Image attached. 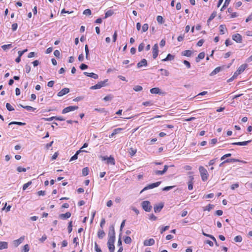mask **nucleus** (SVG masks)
Returning <instances> with one entry per match:
<instances>
[{
	"instance_id": "f257e3e1",
	"label": "nucleus",
	"mask_w": 252,
	"mask_h": 252,
	"mask_svg": "<svg viewBox=\"0 0 252 252\" xmlns=\"http://www.w3.org/2000/svg\"><path fill=\"white\" fill-rule=\"evenodd\" d=\"M199 171L200 174L201 179L205 182L208 179L209 174L207 170L202 166L199 167Z\"/></svg>"
},
{
	"instance_id": "f03ea898",
	"label": "nucleus",
	"mask_w": 252,
	"mask_h": 252,
	"mask_svg": "<svg viewBox=\"0 0 252 252\" xmlns=\"http://www.w3.org/2000/svg\"><path fill=\"white\" fill-rule=\"evenodd\" d=\"M108 79H105L104 81H100L97 83L96 85L92 86L90 87L91 90H96L101 88L106 85V83L108 82Z\"/></svg>"
},
{
	"instance_id": "7ed1b4c3",
	"label": "nucleus",
	"mask_w": 252,
	"mask_h": 252,
	"mask_svg": "<svg viewBox=\"0 0 252 252\" xmlns=\"http://www.w3.org/2000/svg\"><path fill=\"white\" fill-rule=\"evenodd\" d=\"M141 206L143 209L147 212H149L151 211L152 206L150 204V202L149 201H144L142 202Z\"/></svg>"
},
{
	"instance_id": "20e7f679",
	"label": "nucleus",
	"mask_w": 252,
	"mask_h": 252,
	"mask_svg": "<svg viewBox=\"0 0 252 252\" xmlns=\"http://www.w3.org/2000/svg\"><path fill=\"white\" fill-rule=\"evenodd\" d=\"M115 239L108 238L107 245L110 252H114L115 246L114 242Z\"/></svg>"
},
{
	"instance_id": "39448f33",
	"label": "nucleus",
	"mask_w": 252,
	"mask_h": 252,
	"mask_svg": "<svg viewBox=\"0 0 252 252\" xmlns=\"http://www.w3.org/2000/svg\"><path fill=\"white\" fill-rule=\"evenodd\" d=\"M161 183V182L160 181H158V182H156V183L150 184L148 185V186H147L146 187H145L141 190V192H143V191H144V190H148V189H152L158 187L160 185Z\"/></svg>"
},
{
	"instance_id": "423d86ee",
	"label": "nucleus",
	"mask_w": 252,
	"mask_h": 252,
	"mask_svg": "<svg viewBox=\"0 0 252 252\" xmlns=\"http://www.w3.org/2000/svg\"><path fill=\"white\" fill-rule=\"evenodd\" d=\"M78 109V107L77 106H69L64 108L63 111V114H66L71 111H73Z\"/></svg>"
},
{
	"instance_id": "0eeeda50",
	"label": "nucleus",
	"mask_w": 252,
	"mask_h": 252,
	"mask_svg": "<svg viewBox=\"0 0 252 252\" xmlns=\"http://www.w3.org/2000/svg\"><path fill=\"white\" fill-rule=\"evenodd\" d=\"M108 238L115 239V232L114 225H111L109 227Z\"/></svg>"
},
{
	"instance_id": "6e6552de",
	"label": "nucleus",
	"mask_w": 252,
	"mask_h": 252,
	"mask_svg": "<svg viewBox=\"0 0 252 252\" xmlns=\"http://www.w3.org/2000/svg\"><path fill=\"white\" fill-rule=\"evenodd\" d=\"M168 167H169V166L165 165L164 166V168L162 170H154V174H155L156 175H162L165 173V172L167 171Z\"/></svg>"
},
{
	"instance_id": "1a4fd4ad",
	"label": "nucleus",
	"mask_w": 252,
	"mask_h": 252,
	"mask_svg": "<svg viewBox=\"0 0 252 252\" xmlns=\"http://www.w3.org/2000/svg\"><path fill=\"white\" fill-rule=\"evenodd\" d=\"M102 160H107V164H110L111 165H114L115 164V160L113 157L110 156V157H102Z\"/></svg>"
},
{
	"instance_id": "9d476101",
	"label": "nucleus",
	"mask_w": 252,
	"mask_h": 252,
	"mask_svg": "<svg viewBox=\"0 0 252 252\" xmlns=\"http://www.w3.org/2000/svg\"><path fill=\"white\" fill-rule=\"evenodd\" d=\"M25 237L22 236L20 237L19 239L14 240L13 241V245L15 247H17L20 244H21L24 240Z\"/></svg>"
},
{
	"instance_id": "9b49d317",
	"label": "nucleus",
	"mask_w": 252,
	"mask_h": 252,
	"mask_svg": "<svg viewBox=\"0 0 252 252\" xmlns=\"http://www.w3.org/2000/svg\"><path fill=\"white\" fill-rule=\"evenodd\" d=\"M158 45L157 44H155L153 47V57L154 59L157 58L158 56Z\"/></svg>"
},
{
	"instance_id": "f8f14e48",
	"label": "nucleus",
	"mask_w": 252,
	"mask_h": 252,
	"mask_svg": "<svg viewBox=\"0 0 252 252\" xmlns=\"http://www.w3.org/2000/svg\"><path fill=\"white\" fill-rule=\"evenodd\" d=\"M232 39L237 43H241L242 41V36L239 33H236L233 35Z\"/></svg>"
},
{
	"instance_id": "ddd939ff",
	"label": "nucleus",
	"mask_w": 252,
	"mask_h": 252,
	"mask_svg": "<svg viewBox=\"0 0 252 252\" xmlns=\"http://www.w3.org/2000/svg\"><path fill=\"white\" fill-rule=\"evenodd\" d=\"M164 206L163 203H160L158 204H156L154 206V211L155 213H158L161 211V209Z\"/></svg>"
},
{
	"instance_id": "4468645a",
	"label": "nucleus",
	"mask_w": 252,
	"mask_h": 252,
	"mask_svg": "<svg viewBox=\"0 0 252 252\" xmlns=\"http://www.w3.org/2000/svg\"><path fill=\"white\" fill-rule=\"evenodd\" d=\"M155 243V240L153 238H151L148 240H145L144 241L143 244L145 246H151L154 245Z\"/></svg>"
},
{
	"instance_id": "2eb2a0df",
	"label": "nucleus",
	"mask_w": 252,
	"mask_h": 252,
	"mask_svg": "<svg viewBox=\"0 0 252 252\" xmlns=\"http://www.w3.org/2000/svg\"><path fill=\"white\" fill-rule=\"evenodd\" d=\"M69 92V89L68 88H65L63 89L58 93V96H62Z\"/></svg>"
},
{
	"instance_id": "dca6fc26",
	"label": "nucleus",
	"mask_w": 252,
	"mask_h": 252,
	"mask_svg": "<svg viewBox=\"0 0 252 252\" xmlns=\"http://www.w3.org/2000/svg\"><path fill=\"white\" fill-rule=\"evenodd\" d=\"M71 216V213L69 212H67L65 213V214H61L59 215V217L61 219L65 220L69 218H70Z\"/></svg>"
},
{
	"instance_id": "f3484780",
	"label": "nucleus",
	"mask_w": 252,
	"mask_h": 252,
	"mask_svg": "<svg viewBox=\"0 0 252 252\" xmlns=\"http://www.w3.org/2000/svg\"><path fill=\"white\" fill-rule=\"evenodd\" d=\"M147 65L148 64L147 60L145 59H143L137 63V66L138 68H141L143 66H147Z\"/></svg>"
},
{
	"instance_id": "a211bd4d",
	"label": "nucleus",
	"mask_w": 252,
	"mask_h": 252,
	"mask_svg": "<svg viewBox=\"0 0 252 252\" xmlns=\"http://www.w3.org/2000/svg\"><path fill=\"white\" fill-rule=\"evenodd\" d=\"M248 65L247 64H243L240 66L236 71L238 73V74H240L242 73L244 70L246 69Z\"/></svg>"
},
{
	"instance_id": "6ab92c4d",
	"label": "nucleus",
	"mask_w": 252,
	"mask_h": 252,
	"mask_svg": "<svg viewBox=\"0 0 252 252\" xmlns=\"http://www.w3.org/2000/svg\"><path fill=\"white\" fill-rule=\"evenodd\" d=\"M84 74H85L86 76L93 78L94 79H97L98 78V76L97 74L94 73L93 72L92 73H89L87 72H84Z\"/></svg>"
},
{
	"instance_id": "aec40b11",
	"label": "nucleus",
	"mask_w": 252,
	"mask_h": 252,
	"mask_svg": "<svg viewBox=\"0 0 252 252\" xmlns=\"http://www.w3.org/2000/svg\"><path fill=\"white\" fill-rule=\"evenodd\" d=\"M252 140H248L246 141H243V142H234L232 143V145H238V146H245L247 145L249 143L252 142Z\"/></svg>"
},
{
	"instance_id": "412c9836",
	"label": "nucleus",
	"mask_w": 252,
	"mask_h": 252,
	"mask_svg": "<svg viewBox=\"0 0 252 252\" xmlns=\"http://www.w3.org/2000/svg\"><path fill=\"white\" fill-rule=\"evenodd\" d=\"M223 66H219L216 67L214 70H213L211 73H210V76H214V75L217 74L218 73L220 72V71H221L223 69Z\"/></svg>"
},
{
	"instance_id": "4be33fe9",
	"label": "nucleus",
	"mask_w": 252,
	"mask_h": 252,
	"mask_svg": "<svg viewBox=\"0 0 252 252\" xmlns=\"http://www.w3.org/2000/svg\"><path fill=\"white\" fill-rule=\"evenodd\" d=\"M192 173H193L192 172H189L188 173V175H189V176L188 177V184H193V183H194L193 182L194 177L192 175Z\"/></svg>"
},
{
	"instance_id": "5701e85b",
	"label": "nucleus",
	"mask_w": 252,
	"mask_h": 252,
	"mask_svg": "<svg viewBox=\"0 0 252 252\" xmlns=\"http://www.w3.org/2000/svg\"><path fill=\"white\" fill-rule=\"evenodd\" d=\"M174 59V56L170 54H168L167 56V57L164 59H162V62H166V61H172Z\"/></svg>"
},
{
	"instance_id": "b1692460",
	"label": "nucleus",
	"mask_w": 252,
	"mask_h": 252,
	"mask_svg": "<svg viewBox=\"0 0 252 252\" xmlns=\"http://www.w3.org/2000/svg\"><path fill=\"white\" fill-rule=\"evenodd\" d=\"M160 91L158 88H153L150 90V93L153 94H160Z\"/></svg>"
},
{
	"instance_id": "393cba45",
	"label": "nucleus",
	"mask_w": 252,
	"mask_h": 252,
	"mask_svg": "<svg viewBox=\"0 0 252 252\" xmlns=\"http://www.w3.org/2000/svg\"><path fill=\"white\" fill-rule=\"evenodd\" d=\"M105 235L104 231L102 229H99L97 232V237L99 239H102Z\"/></svg>"
},
{
	"instance_id": "a878e982",
	"label": "nucleus",
	"mask_w": 252,
	"mask_h": 252,
	"mask_svg": "<svg viewBox=\"0 0 252 252\" xmlns=\"http://www.w3.org/2000/svg\"><path fill=\"white\" fill-rule=\"evenodd\" d=\"M8 248V243L6 242H0V250L6 249Z\"/></svg>"
},
{
	"instance_id": "bb28decb",
	"label": "nucleus",
	"mask_w": 252,
	"mask_h": 252,
	"mask_svg": "<svg viewBox=\"0 0 252 252\" xmlns=\"http://www.w3.org/2000/svg\"><path fill=\"white\" fill-rule=\"evenodd\" d=\"M192 51L191 50H185L182 53V55L186 57H190L192 55Z\"/></svg>"
},
{
	"instance_id": "cd10ccee",
	"label": "nucleus",
	"mask_w": 252,
	"mask_h": 252,
	"mask_svg": "<svg viewBox=\"0 0 252 252\" xmlns=\"http://www.w3.org/2000/svg\"><path fill=\"white\" fill-rule=\"evenodd\" d=\"M205 57V53L204 52L200 53L197 57L196 58V62H199L200 60L204 59Z\"/></svg>"
},
{
	"instance_id": "c85d7f7f",
	"label": "nucleus",
	"mask_w": 252,
	"mask_h": 252,
	"mask_svg": "<svg viewBox=\"0 0 252 252\" xmlns=\"http://www.w3.org/2000/svg\"><path fill=\"white\" fill-rule=\"evenodd\" d=\"M20 106L29 111H34L36 109L35 108L30 106H23L22 105H20Z\"/></svg>"
},
{
	"instance_id": "c756f323",
	"label": "nucleus",
	"mask_w": 252,
	"mask_h": 252,
	"mask_svg": "<svg viewBox=\"0 0 252 252\" xmlns=\"http://www.w3.org/2000/svg\"><path fill=\"white\" fill-rule=\"evenodd\" d=\"M114 13V12L112 10L107 11L105 13V18L111 16Z\"/></svg>"
},
{
	"instance_id": "7c9ffc66",
	"label": "nucleus",
	"mask_w": 252,
	"mask_h": 252,
	"mask_svg": "<svg viewBox=\"0 0 252 252\" xmlns=\"http://www.w3.org/2000/svg\"><path fill=\"white\" fill-rule=\"evenodd\" d=\"M239 160L235 158H228L222 162V163H230V162H235L238 161Z\"/></svg>"
},
{
	"instance_id": "2f4dec72",
	"label": "nucleus",
	"mask_w": 252,
	"mask_h": 252,
	"mask_svg": "<svg viewBox=\"0 0 252 252\" xmlns=\"http://www.w3.org/2000/svg\"><path fill=\"white\" fill-rule=\"evenodd\" d=\"M214 207V205L213 204H209L208 206L203 207V211H210L211 210L213 209Z\"/></svg>"
},
{
	"instance_id": "473e14b6",
	"label": "nucleus",
	"mask_w": 252,
	"mask_h": 252,
	"mask_svg": "<svg viewBox=\"0 0 252 252\" xmlns=\"http://www.w3.org/2000/svg\"><path fill=\"white\" fill-rule=\"evenodd\" d=\"M128 153L130 156L132 157L136 154V150L133 148H130L128 150Z\"/></svg>"
},
{
	"instance_id": "72a5a7b5",
	"label": "nucleus",
	"mask_w": 252,
	"mask_h": 252,
	"mask_svg": "<svg viewBox=\"0 0 252 252\" xmlns=\"http://www.w3.org/2000/svg\"><path fill=\"white\" fill-rule=\"evenodd\" d=\"M159 71L161 72V74L162 75H164L165 76H168L169 74V73L168 70L164 69H160Z\"/></svg>"
},
{
	"instance_id": "f704fd0d",
	"label": "nucleus",
	"mask_w": 252,
	"mask_h": 252,
	"mask_svg": "<svg viewBox=\"0 0 252 252\" xmlns=\"http://www.w3.org/2000/svg\"><path fill=\"white\" fill-rule=\"evenodd\" d=\"M220 32V34H224V30L225 29V26L224 25H220L219 27Z\"/></svg>"
},
{
	"instance_id": "c9c22d12",
	"label": "nucleus",
	"mask_w": 252,
	"mask_h": 252,
	"mask_svg": "<svg viewBox=\"0 0 252 252\" xmlns=\"http://www.w3.org/2000/svg\"><path fill=\"white\" fill-rule=\"evenodd\" d=\"M81 153V150H78L76 152L75 154L73 155L70 158V161H72L77 159L78 154Z\"/></svg>"
},
{
	"instance_id": "e433bc0d",
	"label": "nucleus",
	"mask_w": 252,
	"mask_h": 252,
	"mask_svg": "<svg viewBox=\"0 0 252 252\" xmlns=\"http://www.w3.org/2000/svg\"><path fill=\"white\" fill-rule=\"evenodd\" d=\"M216 13H215V12L212 13L207 20V24H209V23L216 17Z\"/></svg>"
},
{
	"instance_id": "4c0bfd02",
	"label": "nucleus",
	"mask_w": 252,
	"mask_h": 252,
	"mask_svg": "<svg viewBox=\"0 0 252 252\" xmlns=\"http://www.w3.org/2000/svg\"><path fill=\"white\" fill-rule=\"evenodd\" d=\"M148 28H149L148 24H144L142 26V32H146L148 30Z\"/></svg>"
},
{
	"instance_id": "58836bf2",
	"label": "nucleus",
	"mask_w": 252,
	"mask_h": 252,
	"mask_svg": "<svg viewBox=\"0 0 252 252\" xmlns=\"http://www.w3.org/2000/svg\"><path fill=\"white\" fill-rule=\"evenodd\" d=\"M89 173V168L85 167L82 169V175L84 176H87Z\"/></svg>"
},
{
	"instance_id": "ea45409f",
	"label": "nucleus",
	"mask_w": 252,
	"mask_h": 252,
	"mask_svg": "<svg viewBox=\"0 0 252 252\" xmlns=\"http://www.w3.org/2000/svg\"><path fill=\"white\" fill-rule=\"evenodd\" d=\"M12 47V44H5V45H3L1 46V48H2L3 50H6V49H10V48H11Z\"/></svg>"
},
{
	"instance_id": "a19ab883",
	"label": "nucleus",
	"mask_w": 252,
	"mask_h": 252,
	"mask_svg": "<svg viewBox=\"0 0 252 252\" xmlns=\"http://www.w3.org/2000/svg\"><path fill=\"white\" fill-rule=\"evenodd\" d=\"M142 89H143L142 87L141 86H139V85L135 86L133 88V90L135 92H140V91H142Z\"/></svg>"
},
{
	"instance_id": "79ce46f5",
	"label": "nucleus",
	"mask_w": 252,
	"mask_h": 252,
	"mask_svg": "<svg viewBox=\"0 0 252 252\" xmlns=\"http://www.w3.org/2000/svg\"><path fill=\"white\" fill-rule=\"evenodd\" d=\"M234 240L235 242H241L242 241V237L240 235L236 236L234 238Z\"/></svg>"
},
{
	"instance_id": "37998d69",
	"label": "nucleus",
	"mask_w": 252,
	"mask_h": 252,
	"mask_svg": "<svg viewBox=\"0 0 252 252\" xmlns=\"http://www.w3.org/2000/svg\"><path fill=\"white\" fill-rule=\"evenodd\" d=\"M13 124L18 125L19 126H24L26 125V123L20 122H12L9 123V125H11Z\"/></svg>"
},
{
	"instance_id": "c03bdc74",
	"label": "nucleus",
	"mask_w": 252,
	"mask_h": 252,
	"mask_svg": "<svg viewBox=\"0 0 252 252\" xmlns=\"http://www.w3.org/2000/svg\"><path fill=\"white\" fill-rule=\"evenodd\" d=\"M30 250L29 246L28 244H26L24 246L23 249L22 250V252H28Z\"/></svg>"
},
{
	"instance_id": "a18cd8bd",
	"label": "nucleus",
	"mask_w": 252,
	"mask_h": 252,
	"mask_svg": "<svg viewBox=\"0 0 252 252\" xmlns=\"http://www.w3.org/2000/svg\"><path fill=\"white\" fill-rule=\"evenodd\" d=\"M85 50L86 53V58L88 60L89 59V50L88 48V46L86 45L85 46Z\"/></svg>"
},
{
	"instance_id": "49530a36",
	"label": "nucleus",
	"mask_w": 252,
	"mask_h": 252,
	"mask_svg": "<svg viewBox=\"0 0 252 252\" xmlns=\"http://www.w3.org/2000/svg\"><path fill=\"white\" fill-rule=\"evenodd\" d=\"M124 241L126 244H129L131 243V239L129 236H126L124 239Z\"/></svg>"
},
{
	"instance_id": "de8ad7c7",
	"label": "nucleus",
	"mask_w": 252,
	"mask_h": 252,
	"mask_svg": "<svg viewBox=\"0 0 252 252\" xmlns=\"http://www.w3.org/2000/svg\"><path fill=\"white\" fill-rule=\"evenodd\" d=\"M32 184V181H29L28 183L25 184L23 186V189L24 190H26L30 185Z\"/></svg>"
},
{
	"instance_id": "09e8293b",
	"label": "nucleus",
	"mask_w": 252,
	"mask_h": 252,
	"mask_svg": "<svg viewBox=\"0 0 252 252\" xmlns=\"http://www.w3.org/2000/svg\"><path fill=\"white\" fill-rule=\"evenodd\" d=\"M157 20L159 24H162L164 22L163 17L161 16H159V15H158L157 17Z\"/></svg>"
},
{
	"instance_id": "8fccbe9b",
	"label": "nucleus",
	"mask_w": 252,
	"mask_h": 252,
	"mask_svg": "<svg viewBox=\"0 0 252 252\" xmlns=\"http://www.w3.org/2000/svg\"><path fill=\"white\" fill-rule=\"evenodd\" d=\"M6 107L7 108V109L10 111H13L14 110V108L11 106V105L9 103H7L6 104Z\"/></svg>"
},
{
	"instance_id": "3c124183",
	"label": "nucleus",
	"mask_w": 252,
	"mask_h": 252,
	"mask_svg": "<svg viewBox=\"0 0 252 252\" xmlns=\"http://www.w3.org/2000/svg\"><path fill=\"white\" fill-rule=\"evenodd\" d=\"M112 98L113 96L109 94L105 96L103 98V100L105 101H110L112 100Z\"/></svg>"
},
{
	"instance_id": "603ef678",
	"label": "nucleus",
	"mask_w": 252,
	"mask_h": 252,
	"mask_svg": "<svg viewBox=\"0 0 252 252\" xmlns=\"http://www.w3.org/2000/svg\"><path fill=\"white\" fill-rule=\"evenodd\" d=\"M72 221H70L69 223H68V227H67V229H68V232L69 233H70L72 230Z\"/></svg>"
},
{
	"instance_id": "864d4df0",
	"label": "nucleus",
	"mask_w": 252,
	"mask_h": 252,
	"mask_svg": "<svg viewBox=\"0 0 252 252\" xmlns=\"http://www.w3.org/2000/svg\"><path fill=\"white\" fill-rule=\"evenodd\" d=\"M94 250L96 252H102L101 250L98 247L96 242L94 243Z\"/></svg>"
},
{
	"instance_id": "5fc2aeb1",
	"label": "nucleus",
	"mask_w": 252,
	"mask_h": 252,
	"mask_svg": "<svg viewBox=\"0 0 252 252\" xmlns=\"http://www.w3.org/2000/svg\"><path fill=\"white\" fill-rule=\"evenodd\" d=\"M83 14L86 15H90L92 14V12L90 9H87L83 11Z\"/></svg>"
},
{
	"instance_id": "6e6d98bb",
	"label": "nucleus",
	"mask_w": 252,
	"mask_h": 252,
	"mask_svg": "<svg viewBox=\"0 0 252 252\" xmlns=\"http://www.w3.org/2000/svg\"><path fill=\"white\" fill-rule=\"evenodd\" d=\"M17 170L19 172H26L27 171L26 168L19 166L17 168Z\"/></svg>"
},
{
	"instance_id": "4d7b16f0",
	"label": "nucleus",
	"mask_w": 252,
	"mask_h": 252,
	"mask_svg": "<svg viewBox=\"0 0 252 252\" xmlns=\"http://www.w3.org/2000/svg\"><path fill=\"white\" fill-rule=\"evenodd\" d=\"M153 103L152 101H145L142 103V105L145 106H150L152 105Z\"/></svg>"
},
{
	"instance_id": "13d9d810",
	"label": "nucleus",
	"mask_w": 252,
	"mask_h": 252,
	"mask_svg": "<svg viewBox=\"0 0 252 252\" xmlns=\"http://www.w3.org/2000/svg\"><path fill=\"white\" fill-rule=\"evenodd\" d=\"M217 141H218V140L217 138L212 139L211 140V141L209 142V144L212 146L214 145L215 144H216L217 143Z\"/></svg>"
},
{
	"instance_id": "bf43d9fd",
	"label": "nucleus",
	"mask_w": 252,
	"mask_h": 252,
	"mask_svg": "<svg viewBox=\"0 0 252 252\" xmlns=\"http://www.w3.org/2000/svg\"><path fill=\"white\" fill-rule=\"evenodd\" d=\"M31 66L29 64H27L25 65V71L27 73H29L31 71Z\"/></svg>"
},
{
	"instance_id": "052dcab7",
	"label": "nucleus",
	"mask_w": 252,
	"mask_h": 252,
	"mask_svg": "<svg viewBox=\"0 0 252 252\" xmlns=\"http://www.w3.org/2000/svg\"><path fill=\"white\" fill-rule=\"evenodd\" d=\"M123 128H117L113 130V132H114L115 134H118L121 131L123 130Z\"/></svg>"
},
{
	"instance_id": "680f3d73",
	"label": "nucleus",
	"mask_w": 252,
	"mask_h": 252,
	"mask_svg": "<svg viewBox=\"0 0 252 252\" xmlns=\"http://www.w3.org/2000/svg\"><path fill=\"white\" fill-rule=\"evenodd\" d=\"M149 219L152 220H156L157 219V217L153 214H152L149 216Z\"/></svg>"
},
{
	"instance_id": "e2e57ef3",
	"label": "nucleus",
	"mask_w": 252,
	"mask_h": 252,
	"mask_svg": "<svg viewBox=\"0 0 252 252\" xmlns=\"http://www.w3.org/2000/svg\"><path fill=\"white\" fill-rule=\"evenodd\" d=\"M184 64L187 66L188 68H189L190 67V64L189 62L186 60H184L183 62Z\"/></svg>"
},
{
	"instance_id": "0e129e2a",
	"label": "nucleus",
	"mask_w": 252,
	"mask_h": 252,
	"mask_svg": "<svg viewBox=\"0 0 252 252\" xmlns=\"http://www.w3.org/2000/svg\"><path fill=\"white\" fill-rule=\"evenodd\" d=\"M18 25L17 23H13L11 26V28L13 31H15L17 29Z\"/></svg>"
},
{
	"instance_id": "69168bd1",
	"label": "nucleus",
	"mask_w": 252,
	"mask_h": 252,
	"mask_svg": "<svg viewBox=\"0 0 252 252\" xmlns=\"http://www.w3.org/2000/svg\"><path fill=\"white\" fill-rule=\"evenodd\" d=\"M239 187V184L238 183H235L234 184H232L231 186V189L232 190L235 189Z\"/></svg>"
},
{
	"instance_id": "338daca9",
	"label": "nucleus",
	"mask_w": 252,
	"mask_h": 252,
	"mask_svg": "<svg viewBox=\"0 0 252 252\" xmlns=\"http://www.w3.org/2000/svg\"><path fill=\"white\" fill-rule=\"evenodd\" d=\"M105 223V219L103 218L101 219L100 223V226L102 229L103 227V226L104 225Z\"/></svg>"
},
{
	"instance_id": "774afa93",
	"label": "nucleus",
	"mask_w": 252,
	"mask_h": 252,
	"mask_svg": "<svg viewBox=\"0 0 252 252\" xmlns=\"http://www.w3.org/2000/svg\"><path fill=\"white\" fill-rule=\"evenodd\" d=\"M88 68V65L84 63H82L80 66V68L81 70H84Z\"/></svg>"
}]
</instances>
